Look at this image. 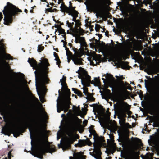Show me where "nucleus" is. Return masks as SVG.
I'll return each instance as SVG.
<instances>
[{
  "label": "nucleus",
  "instance_id": "obj_1",
  "mask_svg": "<svg viewBox=\"0 0 159 159\" xmlns=\"http://www.w3.org/2000/svg\"><path fill=\"white\" fill-rule=\"evenodd\" d=\"M45 64L40 62L38 64L36 61L33 58H29L28 62L30 65L31 66L33 67L36 70L34 72L36 80V86L39 98L41 96L38 88L37 84L39 83L40 85H43L45 84H48L50 81L47 75L48 71L49 68L48 67L50 66L47 59H44Z\"/></svg>",
  "mask_w": 159,
  "mask_h": 159
},
{
  "label": "nucleus",
  "instance_id": "obj_2",
  "mask_svg": "<svg viewBox=\"0 0 159 159\" xmlns=\"http://www.w3.org/2000/svg\"><path fill=\"white\" fill-rule=\"evenodd\" d=\"M22 11L9 2H7V5L4 7L2 12L4 16V25H10L12 23L16 16L18 12H21Z\"/></svg>",
  "mask_w": 159,
  "mask_h": 159
},
{
  "label": "nucleus",
  "instance_id": "obj_3",
  "mask_svg": "<svg viewBox=\"0 0 159 159\" xmlns=\"http://www.w3.org/2000/svg\"><path fill=\"white\" fill-rule=\"evenodd\" d=\"M31 125L29 122H26L21 127L15 126L10 128L9 125L3 127L2 133L5 135L10 136L11 134H13L14 137L19 136L21 133L24 132V130L29 128V130L30 133V138L32 139V130Z\"/></svg>",
  "mask_w": 159,
  "mask_h": 159
},
{
  "label": "nucleus",
  "instance_id": "obj_4",
  "mask_svg": "<svg viewBox=\"0 0 159 159\" xmlns=\"http://www.w3.org/2000/svg\"><path fill=\"white\" fill-rule=\"evenodd\" d=\"M36 145L38 149L35 151H32L31 153L34 157L41 159L43 158V156L46 153L51 152L55 149L49 145L46 147L45 143L43 140H39L38 143L36 144Z\"/></svg>",
  "mask_w": 159,
  "mask_h": 159
},
{
  "label": "nucleus",
  "instance_id": "obj_5",
  "mask_svg": "<svg viewBox=\"0 0 159 159\" xmlns=\"http://www.w3.org/2000/svg\"><path fill=\"white\" fill-rule=\"evenodd\" d=\"M94 127L93 125L89 127V131L90 134L89 137L90 138L92 135H93L94 142L93 143L94 147L93 156L96 159H99V136L94 129Z\"/></svg>",
  "mask_w": 159,
  "mask_h": 159
},
{
  "label": "nucleus",
  "instance_id": "obj_6",
  "mask_svg": "<svg viewBox=\"0 0 159 159\" xmlns=\"http://www.w3.org/2000/svg\"><path fill=\"white\" fill-rule=\"evenodd\" d=\"M34 127L33 129L35 134L38 136H41L43 134V130L41 122V120L39 118H38L34 120Z\"/></svg>",
  "mask_w": 159,
  "mask_h": 159
},
{
  "label": "nucleus",
  "instance_id": "obj_7",
  "mask_svg": "<svg viewBox=\"0 0 159 159\" xmlns=\"http://www.w3.org/2000/svg\"><path fill=\"white\" fill-rule=\"evenodd\" d=\"M68 45L70 48H72V49L74 52V58L73 59V61L74 63L76 65H80L83 64L82 61L83 60L81 58L82 56L81 53L76 48L73 47L72 44L71 43H68Z\"/></svg>",
  "mask_w": 159,
  "mask_h": 159
},
{
  "label": "nucleus",
  "instance_id": "obj_8",
  "mask_svg": "<svg viewBox=\"0 0 159 159\" xmlns=\"http://www.w3.org/2000/svg\"><path fill=\"white\" fill-rule=\"evenodd\" d=\"M69 137L68 138L66 141L64 146L66 148H69L71 147V145L74 143V141L76 140L77 139L80 138V136L77 134L75 135H74L72 132V130H70V133L68 134Z\"/></svg>",
  "mask_w": 159,
  "mask_h": 159
},
{
  "label": "nucleus",
  "instance_id": "obj_9",
  "mask_svg": "<svg viewBox=\"0 0 159 159\" xmlns=\"http://www.w3.org/2000/svg\"><path fill=\"white\" fill-rule=\"evenodd\" d=\"M116 104H114V108L119 114H125L126 109L129 110L130 107L128 104L126 102L123 101L118 103L115 107Z\"/></svg>",
  "mask_w": 159,
  "mask_h": 159
},
{
  "label": "nucleus",
  "instance_id": "obj_10",
  "mask_svg": "<svg viewBox=\"0 0 159 159\" xmlns=\"http://www.w3.org/2000/svg\"><path fill=\"white\" fill-rule=\"evenodd\" d=\"M78 77L80 79H81L82 84L83 85V82H90L92 84H94V86H98L99 89V77L98 78H94V80H91V77L90 76L87 75L85 77H84L82 79L80 76H78Z\"/></svg>",
  "mask_w": 159,
  "mask_h": 159
},
{
  "label": "nucleus",
  "instance_id": "obj_11",
  "mask_svg": "<svg viewBox=\"0 0 159 159\" xmlns=\"http://www.w3.org/2000/svg\"><path fill=\"white\" fill-rule=\"evenodd\" d=\"M92 4L90 7L91 11L96 13L97 17H99V0H90Z\"/></svg>",
  "mask_w": 159,
  "mask_h": 159
},
{
  "label": "nucleus",
  "instance_id": "obj_12",
  "mask_svg": "<svg viewBox=\"0 0 159 159\" xmlns=\"http://www.w3.org/2000/svg\"><path fill=\"white\" fill-rule=\"evenodd\" d=\"M57 111L58 113L61 112V111H63L64 108H66V111H68V109L70 108V106L69 103H67V102H63L61 100L59 103H58V100L57 99Z\"/></svg>",
  "mask_w": 159,
  "mask_h": 159
},
{
  "label": "nucleus",
  "instance_id": "obj_13",
  "mask_svg": "<svg viewBox=\"0 0 159 159\" xmlns=\"http://www.w3.org/2000/svg\"><path fill=\"white\" fill-rule=\"evenodd\" d=\"M127 23L129 27L135 28L137 27V19L135 16L131 14L127 19Z\"/></svg>",
  "mask_w": 159,
  "mask_h": 159
},
{
  "label": "nucleus",
  "instance_id": "obj_14",
  "mask_svg": "<svg viewBox=\"0 0 159 159\" xmlns=\"http://www.w3.org/2000/svg\"><path fill=\"white\" fill-rule=\"evenodd\" d=\"M110 0H100V17H103L104 20H107L106 13L105 9H102V6H106L109 4Z\"/></svg>",
  "mask_w": 159,
  "mask_h": 159
},
{
  "label": "nucleus",
  "instance_id": "obj_15",
  "mask_svg": "<svg viewBox=\"0 0 159 159\" xmlns=\"http://www.w3.org/2000/svg\"><path fill=\"white\" fill-rule=\"evenodd\" d=\"M98 36V39L97 40L93 37L91 39L92 42L90 43V46L95 51L98 52L99 53V34L97 35Z\"/></svg>",
  "mask_w": 159,
  "mask_h": 159
},
{
  "label": "nucleus",
  "instance_id": "obj_16",
  "mask_svg": "<svg viewBox=\"0 0 159 159\" xmlns=\"http://www.w3.org/2000/svg\"><path fill=\"white\" fill-rule=\"evenodd\" d=\"M75 42L76 43H79L80 44L81 47H85V50L88 51V49L86 47L88 46L87 43L85 39V38L80 36L76 37L75 39Z\"/></svg>",
  "mask_w": 159,
  "mask_h": 159
},
{
  "label": "nucleus",
  "instance_id": "obj_17",
  "mask_svg": "<svg viewBox=\"0 0 159 159\" xmlns=\"http://www.w3.org/2000/svg\"><path fill=\"white\" fill-rule=\"evenodd\" d=\"M93 144L88 138H87L86 139H79L78 143L75 144V146L76 147L78 146L80 147H81L84 146L86 145L89 146H91Z\"/></svg>",
  "mask_w": 159,
  "mask_h": 159
},
{
  "label": "nucleus",
  "instance_id": "obj_18",
  "mask_svg": "<svg viewBox=\"0 0 159 159\" xmlns=\"http://www.w3.org/2000/svg\"><path fill=\"white\" fill-rule=\"evenodd\" d=\"M69 3V7H67L66 5H64L63 11H65V13H66L75 11H77L75 10L76 7H73L72 3H71V2L70 1Z\"/></svg>",
  "mask_w": 159,
  "mask_h": 159
},
{
  "label": "nucleus",
  "instance_id": "obj_19",
  "mask_svg": "<svg viewBox=\"0 0 159 159\" xmlns=\"http://www.w3.org/2000/svg\"><path fill=\"white\" fill-rule=\"evenodd\" d=\"M83 93L87 97H85L88 102L93 101L94 100V98L92 95L90 93L88 92V88L85 87L83 89Z\"/></svg>",
  "mask_w": 159,
  "mask_h": 159
},
{
  "label": "nucleus",
  "instance_id": "obj_20",
  "mask_svg": "<svg viewBox=\"0 0 159 159\" xmlns=\"http://www.w3.org/2000/svg\"><path fill=\"white\" fill-rule=\"evenodd\" d=\"M90 64L93 66L99 64V54L93 57L92 60L90 61Z\"/></svg>",
  "mask_w": 159,
  "mask_h": 159
},
{
  "label": "nucleus",
  "instance_id": "obj_21",
  "mask_svg": "<svg viewBox=\"0 0 159 159\" xmlns=\"http://www.w3.org/2000/svg\"><path fill=\"white\" fill-rule=\"evenodd\" d=\"M109 59L111 61L115 62L118 61L119 60H121V57L117 54L115 53H111L109 55Z\"/></svg>",
  "mask_w": 159,
  "mask_h": 159
},
{
  "label": "nucleus",
  "instance_id": "obj_22",
  "mask_svg": "<svg viewBox=\"0 0 159 159\" xmlns=\"http://www.w3.org/2000/svg\"><path fill=\"white\" fill-rule=\"evenodd\" d=\"M66 94L67 96L66 97V98L64 99L61 100L63 102H67V103H69V105H71L72 104L71 102V98H70V96L71 95V92L70 90V89L68 88H67L66 89Z\"/></svg>",
  "mask_w": 159,
  "mask_h": 159
},
{
  "label": "nucleus",
  "instance_id": "obj_23",
  "mask_svg": "<svg viewBox=\"0 0 159 159\" xmlns=\"http://www.w3.org/2000/svg\"><path fill=\"white\" fill-rule=\"evenodd\" d=\"M93 106V111L96 116H97L99 122V105L97 104H94Z\"/></svg>",
  "mask_w": 159,
  "mask_h": 159
},
{
  "label": "nucleus",
  "instance_id": "obj_24",
  "mask_svg": "<svg viewBox=\"0 0 159 159\" xmlns=\"http://www.w3.org/2000/svg\"><path fill=\"white\" fill-rule=\"evenodd\" d=\"M105 77L107 79V82L109 84L111 83L115 80V79L113 75L109 74H107Z\"/></svg>",
  "mask_w": 159,
  "mask_h": 159
},
{
  "label": "nucleus",
  "instance_id": "obj_25",
  "mask_svg": "<svg viewBox=\"0 0 159 159\" xmlns=\"http://www.w3.org/2000/svg\"><path fill=\"white\" fill-rule=\"evenodd\" d=\"M69 15L71 16L72 17V20L74 22L76 21V18L78 17L79 12L78 11H75L72 12L67 13Z\"/></svg>",
  "mask_w": 159,
  "mask_h": 159
},
{
  "label": "nucleus",
  "instance_id": "obj_26",
  "mask_svg": "<svg viewBox=\"0 0 159 159\" xmlns=\"http://www.w3.org/2000/svg\"><path fill=\"white\" fill-rule=\"evenodd\" d=\"M16 96L20 98L21 97V88L20 86H17L16 87Z\"/></svg>",
  "mask_w": 159,
  "mask_h": 159
},
{
  "label": "nucleus",
  "instance_id": "obj_27",
  "mask_svg": "<svg viewBox=\"0 0 159 159\" xmlns=\"http://www.w3.org/2000/svg\"><path fill=\"white\" fill-rule=\"evenodd\" d=\"M105 110L103 107L100 104V125H102V115L105 114Z\"/></svg>",
  "mask_w": 159,
  "mask_h": 159
},
{
  "label": "nucleus",
  "instance_id": "obj_28",
  "mask_svg": "<svg viewBox=\"0 0 159 159\" xmlns=\"http://www.w3.org/2000/svg\"><path fill=\"white\" fill-rule=\"evenodd\" d=\"M72 90L74 91V93L75 94H77L78 96L80 97H82L83 96L82 93L80 90L75 88H72Z\"/></svg>",
  "mask_w": 159,
  "mask_h": 159
},
{
  "label": "nucleus",
  "instance_id": "obj_29",
  "mask_svg": "<svg viewBox=\"0 0 159 159\" xmlns=\"http://www.w3.org/2000/svg\"><path fill=\"white\" fill-rule=\"evenodd\" d=\"M120 83L122 85V86L123 88H125V86L128 85V86L127 87V89H130V88H131V86L127 82H125L124 84V81L123 80H120Z\"/></svg>",
  "mask_w": 159,
  "mask_h": 159
},
{
  "label": "nucleus",
  "instance_id": "obj_30",
  "mask_svg": "<svg viewBox=\"0 0 159 159\" xmlns=\"http://www.w3.org/2000/svg\"><path fill=\"white\" fill-rule=\"evenodd\" d=\"M75 30L79 33L80 35H83L85 33V31L81 28V27L78 28H76Z\"/></svg>",
  "mask_w": 159,
  "mask_h": 159
},
{
  "label": "nucleus",
  "instance_id": "obj_31",
  "mask_svg": "<svg viewBox=\"0 0 159 159\" xmlns=\"http://www.w3.org/2000/svg\"><path fill=\"white\" fill-rule=\"evenodd\" d=\"M3 57L6 60H13V57L9 54L5 53L3 55Z\"/></svg>",
  "mask_w": 159,
  "mask_h": 159
},
{
  "label": "nucleus",
  "instance_id": "obj_32",
  "mask_svg": "<svg viewBox=\"0 0 159 159\" xmlns=\"http://www.w3.org/2000/svg\"><path fill=\"white\" fill-rule=\"evenodd\" d=\"M75 22L74 27L75 29L76 28H78L80 27V26L82 25L81 23L80 20L77 19L76 20V21Z\"/></svg>",
  "mask_w": 159,
  "mask_h": 159
},
{
  "label": "nucleus",
  "instance_id": "obj_33",
  "mask_svg": "<svg viewBox=\"0 0 159 159\" xmlns=\"http://www.w3.org/2000/svg\"><path fill=\"white\" fill-rule=\"evenodd\" d=\"M106 16H107V19L106 20H104V19H103V17H100V18H102V20H104L105 21L107 20V18H109L110 19H111V18L112 17V15H111L110 14L109 12L106 11Z\"/></svg>",
  "mask_w": 159,
  "mask_h": 159
},
{
  "label": "nucleus",
  "instance_id": "obj_34",
  "mask_svg": "<svg viewBox=\"0 0 159 159\" xmlns=\"http://www.w3.org/2000/svg\"><path fill=\"white\" fill-rule=\"evenodd\" d=\"M58 32H59V35L60 34H63L66 33L65 32V30L63 29L61 26H59V27Z\"/></svg>",
  "mask_w": 159,
  "mask_h": 159
},
{
  "label": "nucleus",
  "instance_id": "obj_35",
  "mask_svg": "<svg viewBox=\"0 0 159 159\" xmlns=\"http://www.w3.org/2000/svg\"><path fill=\"white\" fill-rule=\"evenodd\" d=\"M66 55L67 56L71 57V59L73 60V58H74L73 56L74 55V54L73 55L72 53L70 50L68 51H66Z\"/></svg>",
  "mask_w": 159,
  "mask_h": 159
},
{
  "label": "nucleus",
  "instance_id": "obj_36",
  "mask_svg": "<svg viewBox=\"0 0 159 159\" xmlns=\"http://www.w3.org/2000/svg\"><path fill=\"white\" fill-rule=\"evenodd\" d=\"M153 4L156 8L159 9V0H156L153 3Z\"/></svg>",
  "mask_w": 159,
  "mask_h": 159
},
{
  "label": "nucleus",
  "instance_id": "obj_37",
  "mask_svg": "<svg viewBox=\"0 0 159 159\" xmlns=\"http://www.w3.org/2000/svg\"><path fill=\"white\" fill-rule=\"evenodd\" d=\"M44 46H42L41 45H39L38 47V51L39 52H41L44 49Z\"/></svg>",
  "mask_w": 159,
  "mask_h": 159
},
{
  "label": "nucleus",
  "instance_id": "obj_38",
  "mask_svg": "<svg viewBox=\"0 0 159 159\" xmlns=\"http://www.w3.org/2000/svg\"><path fill=\"white\" fill-rule=\"evenodd\" d=\"M4 62L5 63L6 65L7 66V67L8 69L10 71H11V73H12L13 74H14L15 75L16 74V73L14 72H12V70L10 68V67L9 66L8 63H7L6 62V61H4Z\"/></svg>",
  "mask_w": 159,
  "mask_h": 159
},
{
  "label": "nucleus",
  "instance_id": "obj_39",
  "mask_svg": "<svg viewBox=\"0 0 159 159\" xmlns=\"http://www.w3.org/2000/svg\"><path fill=\"white\" fill-rule=\"evenodd\" d=\"M66 77L64 76H63L62 80H61L60 81H61V85L62 86V87L63 86V83H64L66 82Z\"/></svg>",
  "mask_w": 159,
  "mask_h": 159
},
{
  "label": "nucleus",
  "instance_id": "obj_40",
  "mask_svg": "<svg viewBox=\"0 0 159 159\" xmlns=\"http://www.w3.org/2000/svg\"><path fill=\"white\" fill-rule=\"evenodd\" d=\"M66 25H67L68 27L70 28V30H71L74 29V27L71 25V23L69 22L68 20L66 21Z\"/></svg>",
  "mask_w": 159,
  "mask_h": 159
},
{
  "label": "nucleus",
  "instance_id": "obj_41",
  "mask_svg": "<svg viewBox=\"0 0 159 159\" xmlns=\"http://www.w3.org/2000/svg\"><path fill=\"white\" fill-rule=\"evenodd\" d=\"M155 102L154 107H159V99H157V100H156Z\"/></svg>",
  "mask_w": 159,
  "mask_h": 159
},
{
  "label": "nucleus",
  "instance_id": "obj_42",
  "mask_svg": "<svg viewBox=\"0 0 159 159\" xmlns=\"http://www.w3.org/2000/svg\"><path fill=\"white\" fill-rule=\"evenodd\" d=\"M45 13L46 14H48V12H52L53 11H52V8L51 7L49 8H47L45 9Z\"/></svg>",
  "mask_w": 159,
  "mask_h": 159
},
{
  "label": "nucleus",
  "instance_id": "obj_43",
  "mask_svg": "<svg viewBox=\"0 0 159 159\" xmlns=\"http://www.w3.org/2000/svg\"><path fill=\"white\" fill-rule=\"evenodd\" d=\"M124 126L125 128H131V125L128 123H125L124 125Z\"/></svg>",
  "mask_w": 159,
  "mask_h": 159
},
{
  "label": "nucleus",
  "instance_id": "obj_44",
  "mask_svg": "<svg viewBox=\"0 0 159 159\" xmlns=\"http://www.w3.org/2000/svg\"><path fill=\"white\" fill-rule=\"evenodd\" d=\"M128 63V62L126 61H121L120 62V64L122 66H126Z\"/></svg>",
  "mask_w": 159,
  "mask_h": 159
},
{
  "label": "nucleus",
  "instance_id": "obj_45",
  "mask_svg": "<svg viewBox=\"0 0 159 159\" xmlns=\"http://www.w3.org/2000/svg\"><path fill=\"white\" fill-rule=\"evenodd\" d=\"M65 5L64 4V3L63 2H62V3L61 4V5L60 6V8L61 9V12L64 13H65V11H63V7H64V5Z\"/></svg>",
  "mask_w": 159,
  "mask_h": 159
},
{
  "label": "nucleus",
  "instance_id": "obj_46",
  "mask_svg": "<svg viewBox=\"0 0 159 159\" xmlns=\"http://www.w3.org/2000/svg\"><path fill=\"white\" fill-rule=\"evenodd\" d=\"M57 61H56V64L58 65V66L59 67H60V63H61L60 60V59H57V60H55Z\"/></svg>",
  "mask_w": 159,
  "mask_h": 159
},
{
  "label": "nucleus",
  "instance_id": "obj_47",
  "mask_svg": "<svg viewBox=\"0 0 159 159\" xmlns=\"http://www.w3.org/2000/svg\"><path fill=\"white\" fill-rule=\"evenodd\" d=\"M54 56L55 57V60H57V59H59V57L58 56V55L57 53L55 52H54L53 53Z\"/></svg>",
  "mask_w": 159,
  "mask_h": 159
},
{
  "label": "nucleus",
  "instance_id": "obj_48",
  "mask_svg": "<svg viewBox=\"0 0 159 159\" xmlns=\"http://www.w3.org/2000/svg\"><path fill=\"white\" fill-rule=\"evenodd\" d=\"M90 82H83V85L85 84L87 86H90Z\"/></svg>",
  "mask_w": 159,
  "mask_h": 159
},
{
  "label": "nucleus",
  "instance_id": "obj_49",
  "mask_svg": "<svg viewBox=\"0 0 159 159\" xmlns=\"http://www.w3.org/2000/svg\"><path fill=\"white\" fill-rule=\"evenodd\" d=\"M85 26L86 27H88L89 26H90V27L91 26V22L89 21H87V22H86Z\"/></svg>",
  "mask_w": 159,
  "mask_h": 159
},
{
  "label": "nucleus",
  "instance_id": "obj_50",
  "mask_svg": "<svg viewBox=\"0 0 159 159\" xmlns=\"http://www.w3.org/2000/svg\"><path fill=\"white\" fill-rule=\"evenodd\" d=\"M62 87V88H64V89H66L68 88L67 86V84L66 83V82H65L64 83H63V87Z\"/></svg>",
  "mask_w": 159,
  "mask_h": 159
},
{
  "label": "nucleus",
  "instance_id": "obj_51",
  "mask_svg": "<svg viewBox=\"0 0 159 159\" xmlns=\"http://www.w3.org/2000/svg\"><path fill=\"white\" fill-rule=\"evenodd\" d=\"M3 117L4 121H5L6 123L7 124V122H8V119L5 116H3Z\"/></svg>",
  "mask_w": 159,
  "mask_h": 159
},
{
  "label": "nucleus",
  "instance_id": "obj_52",
  "mask_svg": "<svg viewBox=\"0 0 159 159\" xmlns=\"http://www.w3.org/2000/svg\"><path fill=\"white\" fill-rule=\"evenodd\" d=\"M76 156L77 157V158H73L72 157H70V159H79V158L80 157V155L79 154V153H77L76 154Z\"/></svg>",
  "mask_w": 159,
  "mask_h": 159
},
{
  "label": "nucleus",
  "instance_id": "obj_53",
  "mask_svg": "<svg viewBox=\"0 0 159 159\" xmlns=\"http://www.w3.org/2000/svg\"><path fill=\"white\" fill-rule=\"evenodd\" d=\"M100 148L102 145V142H103V137L101 136H100Z\"/></svg>",
  "mask_w": 159,
  "mask_h": 159
},
{
  "label": "nucleus",
  "instance_id": "obj_54",
  "mask_svg": "<svg viewBox=\"0 0 159 159\" xmlns=\"http://www.w3.org/2000/svg\"><path fill=\"white\" fill-rule=\"evenodd\" d=\"M95 30L97 31L98 30H99V25H95Z\"/></svg>",
  "mask_w": 159,
  "mask_h": 159
},
{
  "label": "nucleus",
  "instance_id": "obj_55",
  "mask_svg": "<svg viewBox=\"0 0 159 159\" xmlns=\"http://www.w3.org/2000/svg\"><path fill=\"white\" fill-rule=\"evenodd\" d=\"M88 122V121L87 120H85L83 121V125H84V127H85L87 125Z\"/></svg>",
  "mask_w": 159,
  "mask_h": 159
},
{
  "label": "nucleus",
  "instance_id": "obj_56",
  "mask_svg": "<svg viewBox=\"0 0 159 159\" xmlns=\"http://www.w3.org/2000/svg\"><path fill=\"white\" fill-rule=\"evenodd\" d=\"M120 97L123 100H125L126 99L125 96L124 94H122L120 95Z\"/></svg>",
  "mask_w": 159,
  "mask_h": 159
},
{
  "label": "nucleus",
  "instance_id": "obj_57",
  "mask_svg": "<svg viewBox=\"0 0 159 159\" xmlns=\"http://www.w3.org/2000/svg\"><path fill=\"white\" fill-rule=\"evenodd\" d=\"M117 79L119 78L120 80H123L124 79V78L123 77V75H121L119 77L118 76H115Z\"/></svg>",
  "mask_w": 159,
  "mask_h": 159
},
{
  "label": "nucleus",
  "instance_id": "obj_58",
  "mask_svg": "<svg viewBox=\"0 0 159 159\" xmlns=\"http://www.w3.org/2000/svg\"><path fill=\"white\" fill-rule=\"evenodd\" d=\"M143 91H141V90H140L139 93V97L141 98L143 96Z\"/></svg>",
  "mask_w": 159,
  "mask_h": 159
},
{
  "label": "nucleus",
  "instance_id": "obj_59",
  "mask_svg": "<svg viewBox=\"0 0 159 159\" xmlns=\"http://www.w3.org/2000/svg\"><path fill=\"white\" fill-rule=\"evenodd\" d=\"M118 6H119L120 10L122 12H123L124 10V8L121 5H118Z\"/></svg>",
  "mask_w": 159,
  "mask_h": 159
},
{
  "label": "nucleus",
  "instance_id": "obj_60",
  "mask_svg": "<svg viewBox=\"0 0 159 159\" xmlns=\"http://www.w3.org/2000/svg\"><path fill=\"white\" fill-rule=\"evenodd\" d=\"M151 110L152 111V112H151V113L150 112V114L151 115H153V113H152V112H153L155 110L154 107H152L151 108Z\"/></svg>",
  "mask_w": 159,
  "mask_h": 159
},
{
  "label": "nucleus",
  "instance_id": "obj_61",
  "mask_svg": "<svg viewBox=\"0 0 159 159\" xmlns=\"http://www.w3.org/2000/svg\"><path fill=\"white\" fill-rule=\"evenodd\" d=\"M62 37L64 38V40L65 41H66V33H65L64 34H63L62 35Z\"/></svg>",
  "mask_w": 159,
  "mask_h": 159
},
{
  "label": "nucleus",
  "instance_id": "obj_62",
  "mask_svg": "<svg viewBox=\"0 0 159 159\" xmlns=\"http://www.w3.org/2000/svg\"><path fill=\"white\" fill-rule=\"evenodd\" d=\"M67 59L68 62L69 63L70 61H71V59H72L71 57H67Z\"/></svg>",
  "mask_w": 159,
  "mask_h": 159
},
{
  "label": "nucleus",
  "instance_id": "obj_63",
  "mask_svg": "<svg viewBox=\"0 0 159 159\" xmlns=\"http://www.w3.org/2000/svg\"><path fill=\"white\" fill-rule=\"evenodd\" d=\"M34 7H36V6H34V7H31L32 9H31L30 10V12L31 13H34L33 9H34Z\"/></svg>",
  "mask_w": 159,
  "mask_h": 159
},
{
  "label": "nucleus",
  "instance_id": "obj_64",
  "mask_svg": "<svg viewBox=\"0 0 159 159\" xmlns=\"http://www.w3.org/2000/svg\"><path fill=\"white\" fill-rule=\"evenodd\" d=\"M102 79L103 80V82L104 83H106L107 82V79L105 78H102Z\"/></svg>",
  "mask_w": 159,
  "mask_h": 159
}]
</instances>
